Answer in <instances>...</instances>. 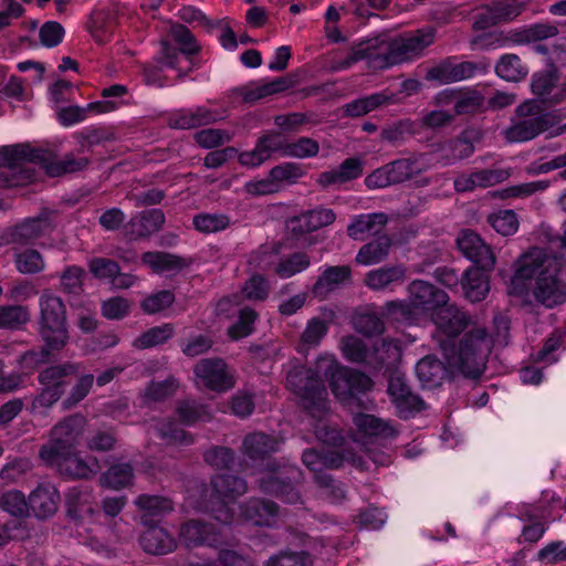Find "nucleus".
I'll list each match as a JSON object with an SVG mask.
<instances>
[{"instance_id": "nucleus-47", "label": "nucleus", "mask_w": 566, "mask_h": 566, "mask_svg": "<svg viewBox=\"0 0 566 566\" xmlns=\"http://www.w3.org/2000/svg\"><path fill=\"white\" fill-rule=\"evenodd\" d=\"M0 511L12 517L29 516L28 499L20 490L0 491Z\"/></svg>"}, {"instance_id": "nucleus-12", "label": "nucleus", "mask_w": 566, "mask_h": 566, "mask_svg": "<svg viewBox=\"0 0 566 566\" xmlns=\"http://www.w3.org/2000/svg\"><path fill=\"white\" fill-rule=\"evenodd\" d=\"M417 157L400 158L377 168L365 178L369 189L385 188L402 184L422 171Z\"/></svg>"}, {"instance_id": "nucleus-8", "label": "nucleus", "mask_w": 566, "mask_h": 566, "mask_svg": "<svg viewBox=\"0 0 566 566\" xmlns=\"http://www.w3.org/2000/svg\"><path fill=\"white\" fill-rule=\"evenodd\" d=\"M210 484L212 495L203 509L220 523L231 524L234 521V513L229 504L247 493V481L234 474L222 473L212 476Z\"/></svg>"}, {"instance_id": "nucleus-24", "label": "nucleus", "mask_w": 566, "mask_h": 566, "mask_svg": "<svg viewBox=\"0 0 566 566\" xmlns=\"http://www.w3.org/2000/svg\"><path fill=\"white\" fill-rule=\"evenodd\" d=\"M60 503V493L50 482L40 483L29 495V512L39 520L48 518L55 514Z\"/></svg>"}, {"instance_id": "nucleus-32", "label": "nucleus", "mask_w": 566, "mask_h": 566, "mask_svg": "<svg viewBox=\"0 0 566 566\" xmlns=\"http://www.w3.org/2000/svg\"><path fill=\"white\" fill-rule=\"evenodd\" d=\"M486 271L480 266H471L462 274L461 285L469 301L481 302L486 297L490 291Z\"/></svg>"}, {"instance_id": "nucleus-60", "label": "nucleus", "mask_w": 566, "mask_h": 566, "mask_svg": "<svg viewBox=\"0 0 566 566\" xmlns=\"http://www.w3.org/2000/svg\"><path fill=\"white\" fill-rule=\"evenodd\" d=\"M90 502L91 493L88 491L78 488L70 489L66 493L67 514L72 518H78L85 510L92 512L88 506Z\"/></svg>"}, {"instance_id": "nucleus-25", "label": "nucleus", "mask_w": 566, "mask_h": 566, "mask_svg": "<svg viewBox=\"0 0 566 566\" xmlns=\"http://www.w3.org/2000/svg\"><path fill=\"white\" fill-rule=\"evenodd\" d=\"M146 530L139 537L143 551L149 555L163 556L177 548V541L172 534L158 524L144 525Z\"/></svg>"}, {"instance_id": "nucleus-11", "label": "nucleus", "mask_w": 566, "mask_h": 566, "mask_svg": "<svg viewBox=\"0 0 566 566\" xmlns=\"http://www.w3.org/2000/svg\"><path fill=\"white\" fill-rule=\"evenodd\" d=\"M193 382L198 389L222 394L234 388L235 370L221 357L199 359L192 367Z\"/></svg>"}, {"instance_id": "nucleus-16", "label": "nucleus", "mask_w": 566, "mask_h": 566, "mask_svg": "<svg viewBox=\"0 0 566 566\" xmlns=\"http://www.w3.org/2000/svg\"><path fill=\"white\" fill-rule=\"evenodd\" d=\"M178 539L187 548L203 545L216 547L222 543L221 533L214 524L196 518L180 525Z\"/></svg>"}, {"instance_id": "nucleus-14", "label": "nucleus", "mask_w": 566, "mask_h": 566, "mask_svg": "<svg viewBox=\"0 0 566 566\" xmlns=\"http://www.w3.org/2000/svg\"><path fill=\"white\" fill-rule=\"evenodd\" d=\"M387 394L401 419H409L426 409L424 401L411 390L403 375L394 373L389 376Z\"/></svg>"}, {"instance_id": "nucleus-40", "label": "nucleus", "mask_w": 566, "mask_h": 566, "mask_svg": "<svg viewBox=\"0 0 566 566\" xmlns=\"http://www.w3.org/2000/svg\"><path fill=\"white\" fill-rule=\"evenodd\" d=\"M400 357L399 342L392 338H384L376 342L369 352L368 367L375 370L394 364Z\"/></svg>"}, {"instance_id": "nucleus-6", "label": "nucleus", "mask_w": 566, "mask_h": 566, "mask_svg": "<svg viewBox=\"0 0 566 566\" xmlns=\"http://www.w3.org/2000/svg\"><path fill=\"white\" fill-rule=\"evenodd\" d=\"M39 333L50 349L60 350L69 339L65 304L61 297L45 291L39 298Z\"/></svg>"}, {"instance_id": "nucleus-62", "label": "nucleus", "mask_w": 566, "mask_h": 566, "mask_svg": "<svg viewBox=\"0 0 566 566\" xmlns=\"http://www.w3.org/2000/svg\"><path fill=\"white\" fill-rule=\"evenodd\" d=\"M313 123L312 116L302 112L281 114L274 117V124L283 135L298 132L302 126Z\"/></svg>"}, {"instance_id": "nucleus-17", "label": "nucleus", "mask_w": 566, "mask_h": 566, "mask_svg": "<svg viewBox=\"0 0 566 566\" xmlns=\"http://www.w3.org/2000/svg\"><path fill=\"white\" fill-rule=\"evenodd\" d=\"M44 462L55 468L62 475L73 480H90L101 470L97 458H83L74 450L69 454L57 455L54 461Z\"/></svg>"}, {"instance_id": "nucleus-27", "label": "nucleus", "mask_w": 566, "mask_h": 566, "mask_svg": "<svg viewBox=\"0 0 566 566\" xmlns=\"http://www.w3.org/2000/svg\"><path fill=\"white\" fill-rule=\"evenodd\" d=\"M279 513V505L270 500L251 497L240 505L241 517L258 526H270Z\"/></svg>"}, {"instance_id": "nucleus-19", "label": "nucleus", "mask_w": 566, "mask_h": 566, "mask_svg": "<svg viewBox=\"0 0 566 566\" xmlns=\"http://www.w3.org/2000/svg\"><path fill=\"white\" fill-rule=\"evenodd\" d=\"M470 317L455 305L440 306L436 315L438 328L437 342L441 347L442 340L455 342L458 336L469 326Z\"/></svg>"}, {"instance_id": "nucleus-37", "label": "nucleus", "mask_w": 566, "mask_h": 566, "mask_svg": "<svg viewBox=\"0 0 566 566\" xmlns=\"http://www.w3.org/2000/svg\"><path fill=\"white\" fill-rule=\"evenodd\" d=\"M391 245L392 240L387 234L378 235L359 249L355 261L365 266L380 263L387 259Z\"/></svg>"}, {"instance_id": "nucleus-26", "label": "nucleus", "mask_w": 566, "mask_h": 566, "mask_svg": "<svg viewBox=\"0 0 566 566\" xmlns=\"http://www.w3.org/2000/svg\"><path fill=\"white\" fill-rule=\"evenodd\" d=\"M296 83L297 75L290 73L256 87L243 86L235 88L232 91V94L240 95L242 97V103L250 104L286 91L293 87Z\"/></svg>"}, {"instance_id": "nucleus-59", "label": "nucleus", "mask_w": 566, "mask_h": 566, "mask_svg": "<svg viewBox=\"0 0 566 566\" xmlns=\"http://www.w3.org/2000/svg\"><path fill=\"white\" fill-rule=\"evenodd\" d=\"M304 175L305 171L302 166L292 161L282 163L270 170V176L279 187L281 184H295Z\"/></svg>"}, {"instance_id": "nucleus-10", "label": "nucleus", "mask_w": 566, "mask_h": 566, "mask_svg": "<svg viewBox=\"0 0 566 566\" xmlns=\"http://www.w3.org/2000/svg\"><path fill=\"white\" fill-rule=\"evenodd\" d=\"M86 419L82 415H72L57 422L50 432L49 441L43 444L39 455L43 461H54L57 455L69 454L80 443Z\"/></svg>"}, {"instance_id": "nucleus-35", "label": "nucleus", "mask_w": 566, "mask_h": 566, "mask_svg": "<svg viewBox=\"0 0 566 566\" xmlns=\"http://www.w3.org/2000/svg\"><path fill=\"white\" fill-rule=\"evenodd\" d=\"M352 270L348 265L328 266L318 276L313 285V293L316 297L326 298L342 283L350 279Z\"/></svg>"}, {"instance_id": "nucleus-7", "label": "nucleus", "mask_w": 566, "mask_h": 566, "mask_svg": "<svg viewBox=\"0 0 566 566\" xmlns=\"http://www.w3.org/2000/svg\"><path fill=\"white\" fill-rule=\"evenodd\" d=\"M260 474L258 485L261 492L274 495L290 504L301 501L298 485L303 481V473L300 468L271 462Z\"/></svg>"}, {"instance_id": "nucleus-9", "label": "nucleus", "mask_w": 566, "mask_h": 566, "mask_svg": "<svg viewBox=\"0 0 566 566\" xmlns=\"http://www.w3.org/2000/svg\"><path fill=\"white\" fill-rule=\"evenodd\" d=\"M318 368L325 377H329V385L335 397L346 402L359 392L371 388V379L363 373L339 367L333 356L325 355L318 358Z\"/></svg>"}, {"instance_id": "nucleus-58", "label": "nucleus", "mask_w": 566, "mask_h": 566, "mask_svg": "<svg viewBox=\"0 0 566 566\" xmlns=\"http://www.w3.org/2000/svg\"><path fill=\"white\" fill-rule=\"evenodd\" d=\"M264 566H313V558L305 551H281L271 556Z\"/></svg>"}, {"instance_id": "nucleus-2", "label": "nucleus", "mask_w": 566, "mask_h": 566, "mask_svg": "<svg viewBox=\"0 0 566 566\" xmlns=\"http://www.w3.org/2000/svg\"><path fill=\"white\" fill-rule=\"evenodd\" d=\"M90 164L86 157H74L66 154L57 160L50 150L32 148L27 144H18L0 148V188L20 187L36 179V166L50 177L84 170Z\"/></svg>"}, {"instance_id": "nucleus-46", "label": "nucleus", "mask_w": 566, "mask_h": 566, "mask_svg": "<svg viewBox=\"0 0 566 566\" xmlns=\"http://www.w3.org/2000/svg\"><path fill=\"white\" fill-rule=\"evenodd\" d=\"M327 331L328 325L324 319L319 317L310 319L301 335L300 343L297 345V352L301 354H306L308 349L317 347L321 340L327 334Z\"/></svg>"}, {"instance_id": "nucleus-56", "label": "nucleus", "mask_w": 566, "mask_h": 566, "mask_svg": "<svg viewBox=\"0 0 566 566\" xmlns=\"http://www.w3.org/2000/svg\"><path fill=\"white\" fill-rule=\"evenodd\" d=\"M340 350L343 356L356 364H364L368 367L369 352L365 343L356 336H345L340 340Z\"/></svg>"}, {"instance_id": "nucleus-49", "label": "nucleus", "mask_w": 566, "mask_h": 566, "mask_svg": "<svg viewBox=\"0 0 566 566\" xmlns=\"http://www.w3.org/2000/svg\"><path fill=\"white\" fill-rule=\"evenodd\" d=\"M496 74L505 81L517 82L526 77L528 69L516 54L503 55L495 66Z\"/></svg>"}, {"instance_id": "nucleus-64", "label": "nucleus", "mask_w": 566, "mask_h": 566, "mask_svg": "<svg viewBox=\"0 0 566 566\" xmlns=\"http://www.w3.org/2000/svg\"><path fill=\"white\" fill-rule=\"evenodd\" d=\"M354 327L367 337L379 335L384 332L385 325L382 319L375 313H361L355 316Z\"/></svg>"}, {"instance_id": "nucleus-28", "label": "nucleus", "mask_w": 566, "mask_h": 566, "mask_svg": "<svg viewBox=\"0 0 566 566\" xmlns=\"http://www.w3.org/2000/svg\"><path fill=\"white\" fill-rule=\"evenodd\" d=\"M281 440L274 436L263 432H252L242 441V453L252 461L264 460L266 457L279 451Z\"/></svg>"}, {"instance_id": "nucleus-63", "label": "nucleus", "mask_w": 566, "mask_h": 566, "mask_svg": "<svg viewBox=\"0 0 566 566\" xmlns=\"http://www.w3.org/2000/svg\"><path fill=\"white\" fill-rule=\"evenodd\" d=\"M32 469V463L28 458H13L9 460L0 470V479L6 483H14Z\"/></svg>"}, {"instance_id": "nucleus-1", "label": "nucleus", "mask_w": 566, "mask_h": 566, "mask_svg": "<svg viewBox=\"0 0 566 566\" xmlns=\"http://www.w3.org/2000/svg\"><path fill=\"white\" fill-rule=\"evenodd\" d=\"M509 293L532 297L545 308L566 303V281L562 275L560 261L545 249L532 248L520 255L514 264Z\"/></svg>"}, {"instance_id": "nucleus-39", "label": "nucleus", "mask_w": 566, "mask_h": 566, "mask_svg": "<svg viewBox=\"0 0 566 566\" xmlns=\"http://www.w3.org/2000/svg\"><path fill=\"white\" fill-rule=\"evenodd\" d=\"M547 70L536 73L532 81V92L541 97L543 103H549L555 85L559 80L558 67L552 56L546 60Z\"/></svg>"}, {"instance_id": "nucleus-22", "label": "nucleus", "mask_w": 566, "mask_h": 566, "mask_svg": "<svg viewBox=\"0 0 566 566\" xmlns=\"http://www.w3.org/2000/svg\"><path fill=\"white\" fill-rule=\"evenodd\" d=\"M54 227L53 213L44 211L38 217L29 218L23 222L11 227V238L15 240V244L29 245L38 239L50 234Z\"/></svg>"}, {"instance_id": "nucleus-13", "label": "nucleus", "mask_w": 566, "mask_h": 566, "mask_svg": "<svg viewBox=\"0 0 566 566\" xmlns=\"http://www.w3.org/2000/svg\"><path fill=\"white\" fill-rule=\"evenodd\" d=\"M286 146L285 136L279 130L270 129L259 136L253 149L239 153L238 161L243 167L256 168L273 155L285 157Z\"/></svg>"}, {"instance_id": "nucleus-5", "label": "nucleus", "mask_w": 566, "mask_h": 566, "mask_svg": "<svg viewBox=\"0 0 566 566\" xmlns=\"http://www.w3.org/2000/svg\"><path fill=\"white\" fill-rule=\"evenodd\" d=\"M323 370L302 365L292 367L286 375V386L298 397L300 403L313 417H321L328 410L327 390L322 379Z\"/></svg>"}, {"instance_id": "nucleus-33", "label": "nucleus", "mask_w": 566, "mask_h": 566, "mask_svg": "<svg viewBox=\"0 0 566 566\" xmlns=\"http://www.w3.org/2000/svg\"><path fill=\"white\" fill-rule=\"evenodd\" d=\"M406 280L403 265L381 266L366 273L365 285L373 291H384L394 284H401Z\"/></svg>"}, {"instance_id": "nucleus-3", "label": "nucleus", "mask_w": 566, "mask_h": 566, "mask_svg": "<svg viewBox=\"0 0 566 566\" xmlns=\"http://www.w3.org/2000/svg\"><path fill=\"white\" fill-rule=\"evenodd\" d=\"M434 36V30L427 32L418 30L410 36H397L388 40L385 35L366 39L355 45L350 53L340 63L342 67H348L360 60H368L369 67L386 69L400 64L419 55L429 46Z\"/></svg>"}, {"instance_id": "nucleus-51", "label": "nucleus", "mask_w": 566, "mask_h": 566, "mask_svg": "<svg viewBox=\"0 0 566 566\" xmlns=\"http://www.w3.org/2000/svg\"><path fill=\"white\" fill-rule=\"evenodd\" d=\"M14 265L22 274H38L45 268L43 255L34 249H25L14 253Z\"/></svg>"}, {"instance_id": "nucleus-15", "label": "nucleus", "mask_w": 566, "mask_h": 566, "mask_svg": "<svg viewBox=\"0 0 566 566\" xmlns=\"http://www.w3.org/2000/svg\"><path fill=\"white\" fill-rule=\"evenodd\" d=\"M524 118L513 123L504 130V136L509 143H523L535 138L541 133L553 127L556 117L548 113H521Z\"/></svg>"}, {"instance_id": "nucleus-29", "label": "nucleus", "mask_w": 566, "mask_h": 566, "mask_svg": "<svg viewBox=\"0 0 566 566\" xmlns=\"http://www.w3.org/2000/svg\"><path fill=\"white\" fill-rule=\"evenodd\" d=\"M388 221L389 218L384 212L355 216L347 226V235L354 240H364L367 235H377Z\"/></svg>"}, {"instance_id": "nucleus-44", "label": "nucleus", "mask_w": 566, "mask_h": 566, "mask_svg": "<svg viewBox=\"0 0 566 566\" xmlns=\"http://www.w3.org/2000/svg\"><path fill=\"white\" fill-rule=\"evenodd\" d=\"M437 102L453 106H482L484 96L480 91L472 88L444 90L437 96Z\"/></svg>"}, {"instance_id": "nucleus-21", "label": "nucleus", "mask_w": 566, "mask_h": 566, "mask_svg": "<svg viewBox=\"0 0 566 566\" xmlns=\"http://www.w3.org/2000/svg\"><path fill=\"white\" fill-rule=\"evenodd\" d=\"M408 297L412 308L417 311H430L448 303V294L433 284L415 280L408 285Z\"/></svg>"}, {"instance_id": "nucleus-48", "label": "nucleus", "mask_w": 566, "mask_h": 566, "mask_svg": "<svg viewBox=\"0 0 566 566\" xmlns=\"http://www.w3.org/2000/svg\"><path fill=\"white\" fill-rule=\"evenodd\" d=\"M175 334L174 325L165 323L159 326H154L144 332L139 337L133 342V346L137 349L151 348L169 340Z\"/></svg>"}, {"instance_id": "nucleus-43", "label": "nucleus", "mask_w": 566, "mask_h": 566, "mask_svg": "<svg viewBox=\"0 0 566 566\" xmlns=\"http://www.w3.org/2000/svg\"><path fill=\"white\" fill-rule=\"evenodd\" d=\"M311 265V256L303 251H297L282 256L274 268V273L283 280L304 272Z\"/></svg>"}, {"instance_id": "nucleus-54", "label": "nucleus", "mask_w": 566, "mask_h": 566, "mask_svg": "<svg viewBox=\"0 0 566 566\" xmlns=\"http://www.w3.org/2000/svg\"><path fill=\"white\" fill-rule=\"evenodd\" d=\"M218 116L214 115L209 108L190 109L188 113L180 115L172 122L170 126L179 129H190L202 125H208L217 120Z\"/></svg>"}, {"instance_id": "nucleus-36", "label": "nucleus", "mask_w": 566, "mask_h": 566, "mask_svg": "<svg viewBox=\"0 0 566 566\" xmlns=\"http://www.w3.org/2000/svg\"><path fill=\"white\" fill-rule=\"evenodd\" d=\"M142 262L155 273L180 272L190 262L185 258L161 251H148L143 253Z\"/></svg>"}, {"instance_id": "nucleus-52", "label": "nucleus", "mask_w": 566, "mask_h": 566, "mask_svg": "<svg viewBox=\"0 0 566 566\" xmlns=\"http://www.w3.org/2000/svg\"><path fill=\"white\" fill-rule=\"evenodd\" d=\"M531 0H496L490 4L499 24L517 18L530 4Z\"/></svg>"}, {"instance_id": "nucleus-38", "label": "nucleus", "mask_w": 566, "mask_h": 566, "mask_svg": "<svg viewBox=\"0 0 566 566\" xmlns=\"http://www.w3.org/2000/svg\"><path fill=\"white\" fill-rule=\"evenodd\" d=\"M80 365L75 363H63L52 365L43 369L39 374V381L42 386H50L53 389H59L64 394L67 385L66 378L75 376L78 373Z\"/></svg>"}, {"instance_id": "nucleus-55", "label": "nucleus", "mask_w": 566, "mask_h": 566, "mask_svg": "<svg viewBox=\"0 0 566 566\" xmlns=\"http://www.w3.org/2000/svg\"><path fill=\"white\" fill-rule=\"evenodd\" d=\"M192 224L197 231L209 234L228 229L231 220L224 213H199L193 217Z\"/></svg>"}, {"instance_id": "nucleus-42", "label": "nucleus", "mask_w": 566, "mask_h": 566, "mask_svg": "<svg viewBox=\"0 0 566 566\" xmlns=\"http://www.w3.org/2000/svg\"><path fill=\"white\" fill-rule=\"evenodd\" d=\"M134 469L128 462L112 464L101 476L99 484L111 490H120L132 484Z\"/></svg>"}, {"instance_id": "nucleus-61", "label": "nucleus", "mask_w": 566, "mask_h": 566, "mask_svg": "<svg viewBox=\"0 0 566 566\" xmlns=\"http://www.w3.org/2000/svg\"><path fill=\"white\" fill-rule=\"evenodd\" d=\"M174 302V293L169 290H163L146 296L140 302V308L144 313L154 315L170 307Z\"/></svg>"}, {"instance_id": "nucleus-41", "label": "nucleus", "mask_w": 566, "mask_h": 566, "mask_svg": "<svg viewBox=\"0 0 566 566\" xmlns=\"http://www.w3.org/2000/svg\"><path fill=\"white\" fill-rule=\"evenodd\" d=\"M416 374L423 387L436 388L442 384L447 376V368L436 357L426 356L416 365Z\"/></svg>"}, {"instance_id": "nucleus-30", "label": "nucleus", "mask_w": 566, "mask_h": 566, "mask_svg": "<svg viewBox=\"0 0 566 566\" xmlns=\"http://www.w3.org/2000/svg\"><path fill=\"white\" fill-rule=\"evenodd\" d=\"M419 87V81L409 78L402 82L401 90L397 93L384 91L381 93L347 102L343 106H382L384 104H403L405 97L408 96L410 92H417Z\"/></svg>"}, {"instance_id": "nucleus-45", "label": "nucleus", "mask_w": 566, "mask_h": 566, "mask_svg": "<svg viewBox=\"0 0 566 566\" xmlns=\"http://www.w3.org/2000/svg\"><path fill=\"white\" fill-rule=\"evenodd\" d=\"M354 423L366 436L381 438H394L397 436V431L389 423L373 415H357L354 418Z\"/></svg>"}, {"instance_id": "nucleus-20", "label": "nucleus", "mask_w": 566, "mask_h": 566, "mask_svg": "<svg viewBox=\"0 0 566 566\" xmlns=\"http://www.w3.org/2000/svg\"><path fill=\"white\" fill-rule=\"evenodd\" d=\"M457 245L462 254L476 266L492 270L495 256L482 238L470 229L462 230L457 238Z\"/></svg>"}, {"instance_id": "nucleus-50", "label": "nucleus", "mask_w": 566, "mask_h": 566, "mask_svg": "<svg viewBox=\"0 0 566 566\" xmlns=\"http://www.w3.org/2000/svg\"><path fill=\"white\" fill-rule=\"evenodd\" d=\"M30 321L29 308L24 305H0V329L17 331Z\"/></svg>"}, {"instance_id": "nucleus-18", "label": "nucleus", "mask_w": 566, "mask_h": 566, "mask_svg": "<svg viewBox=\"0 0 566 566\" xmlns=\"http://www.w3.org/2000/svg\"><path fill=\"white\" fill-rule=\"evenodd\" d=\"M142 525L159 524L175 510L174 501L165 495L142 493L133 501Z\"/></svg>"}, {"instance_id": "nucleus-57", "label": "nucleus", "mask_w": 566, "mask_h": 566, "mask_svg": "<svg viewBox=\"0 0 566 566\" xmlns=\"http://www.w3.org/2000/svg\"><path fill=\"white\" fill-rule=\"evenodd\" d=\"M177 413L182 423L190 426L197 421H209L212 412L209 406L196 401H182L177 407Z\"/></svg>"}, {"instance_id": "nucleus-23", "label": "nucleus", "mask_w": 566, "mask_h": 566, "mask_svg": "<svg viewBox=\"0 0 566 566\" xmlns=\"http://www.w3.org/2000/svg\"><path fill=\"white\" fill-rule=\"evenodd\" d=\"M165 220V213L160 209L138 212L124 226L125 237L130 241L148 238L163 228Z\"/></svg>"}, {"instance_id": "nucleus-34", "label": "nucleus", "mask_w": 566, "mask_h": 566, "mask_svg": "<svg viewBox=\"0 0 566 566\" xmlns=\"http://www.w3.org/2000/svg\"><path fill=\"white\" fill-rule=\"evenodd\" d=\"M478 70V64L471 61L452 64L448 61L442 62L428 71L427 80H437L439 82H457L471 77Z\"/></svg>"}, {"instance_id": "nucleus-53", "label": "nucleus", "mask_w": 566, "mask_h": 566, "mask_svg": "<svg viewBox=\"0 0 566 566\" xmlns=\"http://www.w3.org/2000/svg\"><path fill=\"white\" fill-rule=\"evenodd\" d=\"M156 432L159 438L169 444L189 446L193 442L191 434L181 429L171 419L158 421L156 424Z\"/></svg>"}, {"instance_id": "nucleus-4", "label": "nucleus", "mask_w": 566, "mask_h": 566, "mask_svg": "<svg viewBox=\"0 0 566 566\" xmlns=\"http://www.w3.org/2000/svg\"><path fill=\"white\" fill-rule=\"evenodd\" d=\"M491 349L492 338L484 327L469 329L459 340L441 342V350L449 365L471 379L483 374Z\"/></svg>"}, {"instance_id": "nucleus-31", "label": "nucleus", "mask_w": 566, "mask_h": 566, "mask_svg": "<svg viewBox=\"0 0 566 566\" xmlns=\"http://www.w3.org/2000/svg\"><path fill=\"white\" fill-rule=\"evenodd\" d=\"M361 175L363 161L359 158L350 157L345 159L338 168L319 174L317 184L323 188H327L357 179Z\"/></svg>"}]
</instances>
